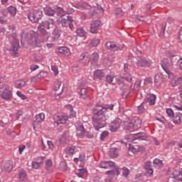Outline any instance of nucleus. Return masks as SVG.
Instances as JSON below:
<instances>
[{"label":"nucleus","mask_w":182,"mask_h":182,"mask_svg":"<svg viewBox=\"0 0 182 182\" xmlns=\"http://www.w3.org/2000/svg\"><path fill=\"white\" fill-rule=\"evenodd\" d=\"M105 46L107 49L112 50V52H117L119 50H122V48H119L113 42H107Z\"/></svg>","instance_id":"obj_17"},{"label":"nucleus","mask_w":182,"mask_h":182,"mask_svg":"<svg viewBox=\"0 0 182 182\" xmlns=\"http://www.w3.org/2000/svg\"><path fill=\"white\" fill-rule=\"evenodd\" d=\"M39 68L38 65H33L31 66L30 69L31 70H36V69H38Z\"/></svg>","instance_id":"obj_61"},{"label":"nucleus","mask_w":182,"mask_h":182,"mask_svg":"<svg viewBox=\"0 0 182 182\" xmlns=\"http://www.w3.org/2000/svg\"><path fill=\"white\" fill-rule=\"evenodd\" d=\"M6 16H7V12L5 9H0V23H5L6 21L5 20Z\"/></svg>","instance_id":"obj_29"},{"label":"nucleus","mask_w":182,"mask_h":182,"mask_svg":"<svg viewBox=\"0 0 182 182\" xmlns=\"http://www.w3.org/2000/svg\"><path fill=\"white\" fill-rule=\"evenodd\" d=\"M21 44L28 43V45H31L32 46H35L36 48L37 46H35V36H33L31 33H26L24 37H21Z\"/></svg>","instance_id":"obj_11"},{"label":"nucleus","mask_w":182,"mask_h":182,"mask_svg":"<svg viewBox=\"0 0 182 182\" xmlns=\"http://www.w3.org/2000/svg\"><path fill=\"white\" fill-rule=\"evenodd\" d=\"M129 173L130 171L129 170V168H127V167L122 168V176H124V177H128Z\"/></svg>","instance_id":"obj_48"},{"label":"nucleus","mask_w":182,"mask_h":182,"mask_svg":"<svg viewBox=\"0 0 182 182\" xmlns=\"http://www.w3.org/2000/svg\"><path fill=\"white\" fill-rule=\"evenodd\" d=\"M178 65L181 69V70H182V58H180L178 60Z\"/></svg>","instance_id":"obj_62"},{"label":"nucleus","mask_w":182,"mask_h":182,"mask_svg":"<svg viewBox=\"0 0 182 182\" xmlns=\"http://www.w3.org/2000/svg\"><path fill=\"white\" fill-rule=\"evenodd\" d=\"M21 116H22V112L21 111L17 112L16 114V119L19 120V117H21Z\"/></svg>","instance_id":"obj_59"},{"label":"nucleus","mask_w":182,"mask_h":182,"mask_svg":"<svg viewBox=\"0 0 182 182\" xmlns=\"http://www.w3.org/2000/svg\"><path fill=\"white\" fill-rule=\"evenodd\" d=\"M114 107V105L111 104L104 107L97 106L93 108L92 123L95 130L99 131L100 129H103L105 127V122H106L109 124L110 132H117V129L120 128V124H122V119L116 118L112 120V114L107 118L105 116L107 110H113Z\"/></svg>","instance_id":"obj_1"},{"label":"nucleus","mask_w":182,"mask_h":182,"mask_svg":"<svg viewBox=\"0 0 182 182\" xmlns=\"http://www.w3.org/2000/svg\"><path fill=\"white\" fill-rule=\"evenodd\" d=\"M51 70H53V72H54V75H58V67L52 66Z\"/></svg>","instance_id":"obj_57"},{"label":"nucleus","mask_w":182,"mask_h":182,"mask_svg":"<svg viewBox=\"0 0 182 182\" xmlns=\"http://www.w3.org/2000/svg\"><path fill=\"white\" fill-rule=\"evenodd\" d=\"M145 106H147L146 102H142L139 106H138L137 107V110H138V113L139 114H141L142 113H144L145 110H146V108Z\"/></svg>","instance_id":"obj_42"},{"label":"nucleus","mask_w":182,"mask_h":182,"mask_svg":"<svg viewBox=\"0 0 182 182\" xmlns=\"http://www.w3.org/2000/svg\"><path fill=\"white\" fill-rule=\"evenodd\" d=\"M4 168L6 171L10 173V171H12V169L14 168V162L12 161H6Z\"/></svg>","instance_id":"obj_25"},{"label":"nucleus","mask_w":182,"mask_h":182,"mask_svg":"<svg viewBox=\"0 0 182 182\" xmlns=\"http://www.w3.org/2000/svg\"><path fill=\"white\" fill-rule=\"evenodd\" d=\"M37 119H39L38 122H43L45 120V114L41 113L36 116Z\"/></svg>","instance_id":"obj_53"},{"label":"nucleus","mask_w":182,"mask_h":182,"mask_svg":"<svg viewBox=\"0 0 182 182\" xmlns=\"http://www.w3.org/2000/svg\"><path fill=\"white\" fill-rule=\"evenodd\" d=\"M90 9H91V11L90 13V16L92 19H95L96 18H99L100 14H103L105 12V10L102 8V6L95 3L91 4L90 5Z\"/></svg>","instance_id":"obj_6"},{"label":"nucleus","mask_w":182,"mask_h":182,"mask_svg":"<svg viewBox=\"0 0 182 182\" xmlns=\"http://www.w3.org/2000/svg\"><path fill=\"white\" fill-rule=\"evenodd\" d=\"M166 114L169 117H172V120L175 124L182 123V114L181 112L174 113V111L171 108H167Z\"/></svg>","instance_id":"obj_8"},{"label":"nucleus","mask_w":182,"mask_h":182,"mask_svg":"<svg viewBox=\"0 0 182 182\" xmlns=\"http://www.w3.org/2000/svg\"><path fill=\"white\" fill-rule=\"evenodd\" d=\"M100 25H102L100 19L99 18H96L95 20H93L91 22L90 32H91V33H97Z\"/></svg>","instance_id":"obj_13"},{"label":"nucleus","mask_w":182,"mask_h":182,"mask_svg":"<svg viewBox=\"0 0 182 182\" xmlns=\"http://www.w3.org/2000/svg\"><path fill=\"white\" fill-rule=\"evenodd\" d=\"M60 167L62 171H66V169L68 168V166L66 165V163L65 162H61L60 164Z\"/></svg>","instance_id":"obj_50"},{"label":"nucleus","mask_w":182,"mask_h":182,"mask_svg":"<svg viewBox=\"0 0 182 182\" xmlns=\"http://www.w3.org/2000/svg\"><path fill=\"white\" fill-rule=\"evenodd\" d=\"M103 63L105 66H110L111 62L108 59H105Z\"/></svg>","instance_id":"obj_58"},{"label":"nucleus","mask_w":182,"mask_h":182,"mask_svg":"<svg viewBox=\"0 0 182 182\" xmlns=\"http://www.w3.org/2000/svg\"><path fill=\"white\" fill-rule=\"evenodd\" d=\"M4 11H6L7 16H8V14H9V15L11 16H15V15H16V12H17L16 7H15L14 6H10L7 9H4Z\"/></svg>","instance_id":"obj_23"},{"label":"nucleus","mask_w":182,"mask_h":182,"mask_svg":"<svg viewBox=\"0 0 182 182\" xmlns=\"http://www.w3.org/2000/svg\"><path fill=\"white\" fill-rule=\"evenodd\" d=\"M55 12H56L58 16H60V18H64L65 16H66V15H65V12L63 11V9H62L60 7H58L55 9Z\"/></svg>","instance_id":"obj_43"},{"label":"nucleus","mask_w":182,"mask_h":182,"mask_svg":"<svg viewBox=\"0 0 182 182\" xmlns=\"http://www.w3.org/2000/svg\"><path fill=\"white\" fill-rule=\"evenodd\" d=\"M97 60H99V54L97 53H94L90 56L91 65H95Z\"/></svg>","instance_id":"obj_33"},{"label":"nucleus","mask_w":182,"mask_h":182,"mask_svg":"<svg viewBox=\"0 0 182 182\" xmlns=\"http://www.w3.org/2000/svg\"><path fill=\"white\" fill-rule=\"evenodd\" d=\"M76 136L77 137H78V139H84V137H87L88 139H93V134L86 132L83 124H80L77 127Z\"/></svg>","instance_id":"obj_9"},{"label":"nucleus","mask_w":182,"mask_h":182,"mask_svg":"<svg viewBox=\"0 0 182 182\" xmlns=\"http://www.w3.org/2000/svg\"><path fill=\"white\" fill-rule=\"evenodd\" d=\"M175 179L182 181V173L178 172V173L175 176Z\"/></svg>","instance_id":"obj_54"},{"label":"nucleus","mask_w":182,"mask_h":182,"mask_svg":"<svg viewBox=\"0 0 182 182\" xmlns=\"http://www.w3.org/2000/svg\"><path fill=\"white\" fill-rule=\"evenodd\" d=\"M53 163H52V160L48 159L46 161V168H47V170H49V168H50V166H52Z\"/></svg>","instance_id":"obj_52"},{"label":"nucleus","mask_w":182,"mask_h":182,"mask_svg":"<svg viewBox=\"0 0 182 182\" xmlns=\"http://www.w3.org/2000/svg\"><path fill=\"white\" fill-rule=\"evenodd\" d=\"M75 150H76V146H68L65 149V153L66 154H70V156H71L72 154H73V153H75Z\"/></svg>","instance_id":"obj_44"},{"label":"nucleus","mask_w":182,"mask_h":182,"mask_svg":"<svg viewBox=\"0 0 182 182\" xmlns=\"http://www.w3.org/2000/svg\"><path fill=\"white\" fill-rule=\"evenodd\" d=\"M45 15H47V16H53L55 14H56V11L55 10L52 9L50 7H46L44 9Z\"/></svg>","instance_id":"obj_35"},{"label":"nucleus","mask_w":182,"mask_h":182,"mask_svg":"<svg viewBox=\"0 0 182 182\" xmlns=\"http://www.w3.org/2000/svg\"><path fill=\"white\" fill-rule=\"evenodd\" d=\"M39 161H33L32 167L33 168H39L43 164V157L38 158Z\"/></svg>","instance_id":"obj_32"},{"label":"nucleus","mask_w":182,"mask_h":182,"mask_svg":"<svg viewBox=\"0 0 182 182\" xmlns=\"http://www.w3.org/2000/svg\"><path fill=\"white\" fill-rule=\"evenodd\" d=\"M124 127L126 130H130V132H133V130H136L133 122L131 120L129 122H125L124 124Z\"/></svg>","instance_id":"obj_28"},{"label":"nucleus","mask_w":182,"mask_h":182,"mask_svg":"<svg viewBox=\"0 0 182 182\" xmlns=\"http://www.w3.org/2000/svg\"><path fill=\"white\" fill-rule=\"evenodd\" d=\"M80 60L82 63H84V65H87L89 62H90V58H89V53H83L80 57Z\"/></svg>","instance_id":"obj_19"},{"label":"nucleus","mask_w":182,"mask_h":182,"mask_svg":"<svg viewBox=\"0 0 182 182\" xmlns=\"http://www.w3.org/2000/svg\"><path fill=\"white\" fill-rule=\"evenodd\" d=\"M156 97L154 94H148L146 97L145 101L144 103H146V105H149V106H153L156 105Z\"/></svg>","instance_id":"obj_14"},{"label":"nucleus","mask_w":182,"mask_h":182,"mask_svg":"<svg viewBox=\"0 0 182 182\" xmlns=\"http://www.w3.org/2000/svg\"><path fill=\"white\" fill-rule=\"evenodd\" d=\"M182 82V75L178 77H173L171 80V85L173 87L178 86Z\"/></svg>","instance_id":"obj_26"},{"label":"nucleus","mask_w":182,"mask_h":182,"mask_svg":"<svg viewBox=\"0 0 182 182\" xmlns=\"http://www.w3.org/2000/svg\"><path fill=\"white\" fill-rule=\"evenodd\" d=\"M18 176L20 181H25L28 179L26 171H25L23 169H21L18 171Z\"/></svg>","instance_id":"obj_27"},{"label":"nucleus","mask_w":182,"mask_h":182,"mask_svg":"<svg viewBox=\"0 0 182 182\" xmlns=\"http://www.w3.org/2000/svg\"><path fill=\"white\" fill-rule=\"evenodd\" d=\"M175 108L177 109L178 110H181L182 111V100L181 102V106L178 107L177 105H175Z\"/></svg>","instance_id":"obj_63"},{"label":"nucleus","mask_w":182,"mask_h":182,"mask_svg":"<svg viewBox=\"0 0 182 182\" xmlns=\"http://www.w3.org/2000/svg\"><path fill=\"white\" fill-rule=\"evenodd\" d=\"M42 16H43V13L42 10L36 8L33 10L31 13L28 15V18L31 22L36 23L39 21V19H42Z\"/></svg>","instance_id":"obj_7"},{"label":"nucleus","mask_w":182,"mask_h":182,"mask_svg":"<svg viewBox=\"0 0 182 182\" xmlns=\"http://www.w3.org/2000/svg\"><path fill=\"white\" fill-rule=\"evenodd\" d=\"M37 29L42 42H47L50 38V33L53 32V33H55L58 27L55 24L53 18H47L39 23Z\"/></svg>","instance_id":"obj_2"},{"label":"nucleus","mask_w":182,"mask_h":182,"mask_svg":"<svg viewBox=\"0 0 182 182\" xmlns=\"http://www.w3.org/2000/svg\"><path fill=\"white\" fill-rule=\"evenodd\" d=\"M68 115L63 113H58L55 115L53 120L57 124H65L68 120Z\"/></svg>","instance_id":"obj_12"},{"label":"nucleus","mask_w":182,"mask_h":182,"mask_svg":"<svg viewBox=\"0 0 182 182\" xmlns=\"http://www.w3.org/2000/svg\"><path fill=\"white\" fill-rule=\"evenodd\" d=\"M113 166H114V162L113 161H102L100 164L101 168H110V167H113Z\"/></svg>","instance_id":"obj_24"},{"label":"nucleus","mask_w":182,"mask_h":182,"mask_svg":"<svg viewBox=\"0 0 182 182\" xmlns=\"http://www.w3.org/2000/svg\"><path fill=\"white\" fill-rule=\"evenodd\" d=\"M106 82H107V83H112V85H118L119 88L122 89L123 90V97L126 98L127 97L128 95H130V86L125 85L124 82L122 80L114 82V77L107 75L106 77Z\"/></svg>","instance_id":"obj_4"},{"label":"nucleus","mask_w":182,"mask_h":182,"mask_svg":"<svg viewBox=\"0 0 182 182\" xmlns=\"http://www.w3.org/2000/svg\"><path fill=\"white\" fill-rule=\"evenodd\" d=\"M11 48L9 49L11 53L16 55L18 53V49H19V41L17 39H14L11 42Z\"/></svg>","instance_id":"obj_16"},{"label":"nucleus","mask_w":182,"mask_h":182,"mask_svg":"<svg viewBox=\"0 0 182 182\" xmlns=\"http://www.w3.org/2000/svg\"><path fill=\"white\" fill-rule=\"evenodd\" d=\"M94 79H99L103 80L105 79V72L102 70H97L94 72Z\"/></svg>","instance_id":"obj_21"},{"label":"nucleus","mask_w":182,"mask_h":182,"mask_svg":"<svg viewBox=\"0 0 182 182\" xmlns=\"http://www.w3.org/2000/svg\"><path fill=\"white\" fill-rule=\"evenodd\" d=\"M99 43H100V40L97 38H94L91 40L90 43H89V46H90V48H96V46H97Z\"/></svg>","instance_id":"obj_41"},{"label":"nucleus","mask_w":182,"mask_h":182,"mask_svg":"<svg viewBox=\"0 0 182 182\" xmlns=\"http://www.w3.org/2000/svg\"><path fill=\"white\" fill-rule=\"evenodd\" d=\"M141 85V80H136L134 85V92H139L140 90V85Z\"/></svg>","instance_id":"obj_45"},{"label":"nucleus","mask_w":182,"mask_h":182,"mask_svg":"<svg viewBox=\"0 0 182 182\" xmlns=\"http://www.w3.org/2000/svg\"><path fill=\"white\" fill-rule=\"evenodd\" d=\"M26 85V82L23 80H17L15 82V85L17 89H21Z\"/></svg>","instance_id":"obj_36"},{"label":"nucleus","mask_w":182,"mask_h":182,"mask_svg":"<svg viewBox=\"0 0 182 182\" xmlns=\"http://www.w3.org/2000/svg\"><path fill=\"white\" fill-rule=\"evenodd\" d=\"M109 136V132L107 131H104L101 134H100V140H105L106 137Z\"/></svg>","instance_id":"obj_49"},{"label":"nucleus","mask_w":182,"mask_h":182,"mask_svg":"<svg viewBox=\"0 0 182 182\" xmlns=\"http://www.w3.org/2000/svg\"><path fill=\"white\" fill-rule=\"evenodd\" d=\"M61 86H62V81H60V80H56L54 82L53 90L56 91V90H59V89H60V90L62 92V90H63V87H61Z\"/></svg>","instance_id":"obj_34"},{"label":"nucleus","mask_w":182,"mask_h":182,"mask_svg":"<svg viewBox=\"0 0 182 182\" xmlns=\"http://www.w3.org/2000/svg\"><path fill=\"white\" fill-rule=\"evenodd\" d=\"M119 156V149L117 148H111L109 151V157L111 159H116Z\"/></svg>","instance_id":"obj_31"},{"label":"nucleus","mask_w":182,"mask_h":182,"mask_svg":"<svg viewBox=\"0 0 182 182\" xmlns=\"http://www.w3.org/2000/svg\"><path fill=\"white\" fill-rule=\"evenodd\" d=\"M59 53H61L62 55H65V56H69V55H70V53L69 52V48H68L67 47H60Z\"/></svg>","instance_id":"obj_37"},{"label":"nucleus","mask_w":182,"mask_h":182,"mask_svg":"<svg viewBox=\"0 0 182 182\" xmlns=\"http://www.w3.org/2000/svg\"><path fill=\"white\" fill-rule=\"evenodd\" d=\"M144 168L146 170L145 176H146V177H150L153 176L154 171L153 168H151V161H148L145 162L144 165Z\"/></svg>","instance_id":"obj_15"},{"label":"nucleus","mask_w":182,"mask_h":182,"mask_svg":"<svg viewBox=\"0 0 182 182\" xmlns=\"http://www.w3.org/2000/svg\"><path fill=\"white\" fill-rule=\"evenodd\" d=\"M72 22H73V18L67 14L61 18L60 23L63 28H68L69 26L70 29H73V23Z\"/></svg>","instance_id":"obj_10"},{"label":"nucleus","mask_w":182,"mask_h":182,"mask_svg":"<svg viewBox=\"0 0 182 182\" xmlns=\"http://www.w3.org/2000/svg\"><path fill=\"white\" fill-rule=\"evenodd\" d=\"M47 144L50 150H53V142H52L51 141H48Z\"/></svg>","instance_id":"obj_56"},{"label":"nucleus","mask_w":182,"mask_h":182,"mask_svg":"<svg viewBox=\"0 0 182 182\" xmlns=\"http://www.w3.org/2000/svg\"><path fill=\"white\" fill-rule=\"evenodd\" d=\"M17 96H18V97H21V99H22V100H26L27 97L26 95L22 94V92L17 91L16 92Z\"/></svg>","instance_id":"obj_51"},{"label":"nucleus","mask_w":182,"mask_h":182,"mask_svg":"<svg viewBox=\"0 0 182 182\" xmlns=\"http://www.w3.org/2000/svg\"><path fill=\"white\" fill-rule=\"evenodd\" d=\"M114 14L117 16H123V10L121 8H117L114 11Z\"/></svg>","instance_id":"obj_47"},{"label":"nucleus","mask_w":182,"mask_h":182,"mask_svg":"<svg viewBox=\"0 0 182 182\" xmlns=\"http://www.w3.org/2000/svg\"><path fill=\"white\" fill-rule=\"evenodd\" d=\"M75 33L80 38H86L87 33L83 28H78L76 30Z\"/></svg>","instance_id":"obj_39"},{"label":"nucleus","mask_w":182,"mask_h":182,"mask_svg":"<svg viewBox=\"0 0 182 182\" xmlns=\"http://www.w3.org/2000/svg\"><path fill=\"white\" fill-rule=\"evenodd\" d=\"M138 67L140 68H149L151 66V62L149 61V60H144L143 59H139L136 63Z\"/></svg>","instance_id":"obj_20"},{"label":"nucleus","mask_w":182,"mask_h":182,"mask_svg":"<svg viewBox=\"0 0 182 182\" xmlns=\"http://www.w3.org/2000/svg\"><path fill=\"white\" fill-rule=\"evenodd\" d=\"M170 66L171 64L168 63V59H164L161 63V68L164 69L166 73H167V75H170L171 73V72H170Z\"/></svg>","instance_id":"obj_18"},{"label":"nucleus","mask_w":182,"mask_h":182,"mask_svg":"<svg viewBox=\"0 0 182 182\" xmlns=\"http://www.w3.org/2000/svg\"><path fill=\"white\" fill-rule=\"evenodd\" d=\"M163 80H164V78L161 74H156L155 75L154 82L156 86H160V85L163 83Z\"/></svg>","instance_id":"obj_30"},{"label":"nucleus","mask_w":182,"mask_h":182,"mask_svg":"<svg viewBox=\"0 0 182 182\" xmlns=\"http://www.w3.org/2000/svg\"><path fill=\"white\" fill-rule=\"evenodd\" d=\"M80 99H87V90L86 88H81L80 91Z\"/></svg>","instance_id":"obj_40"},{"label":"nucleus","mask_w":182,"mask_h":182,"mask_svg":"<svg viewBox=\"0 0 182 182\" xmlns=\"http://www.w3.org/2000/svg\"><path fill=\"white\" fill-rule=\"evenodd\" d=\"M70 119H73V117H76V112L73 111V109H71L70 111Z\"/></svg>","instance_id":"obj_55"},{"label":"nucleus","mask_w":182,"mask_h":182,"mask_svg":"<svg viewBox=\"0 0 182 182\" xmlns=\"http://www.w3.org/2000/svg\"><path fill=\"white\" fill-rule=\"evenodd\" d=\"M0 97L1 99L6 100L7 102H11L12 100V88L8 85H3L0 87Z\"/></svg>","instance_id":"obj_5"},{"label":"nucleus","mask_w":182,"mask_h":182,"mask_svg":"<svg viewBox=\"0 0 182 182\" xmlns=\"http://www.w3.org/2000/svg\"><path fill=\"white\" fill-rule=\"evenodd\" d=\"M154 166L156 168H161L163 167V161L159 159H155L154 160Z\"/></svg>","instance_id":"obj_38"},{"label":"nucleus","mask_w":182,"mask_h":182,"mask_svg":"<svg viewBox=\"0 0 182 182\" xmlns=\"http://www.w3.org/2000/svg\"><path fill=\"white\" fill-rule=\"evenodd\" d=\"M123 78L124 79V80H127V82H129L133 80V77H132V75L128 73L124 74Z\"/></svg>","instance_id":"obj_46"},{"label":"nucleus","mask_w":182,"mask_h":182,"mask_svg":"<svg viewBox=\"0 0 182 182\" xmlns=\"http://www.w3.org/2000/svg\"><path fill=\"white\" fill-rule=\"evenodd\" d=\"M65 108L67 109L68 110H69V112H70V110L73 109V107L71 105H65Z\"/></svg>","instance_id":"obj_60"},{"label":"nucleus","mask_w":182,"mask_h":182,"mask_svg":"<svg viewBox=\"0 0 182 182\" xmlns=\"http://www.w3.org/2000/svg\"><path fill=\"white\" fill-rule=\"evenodd\" d=\"M147 139V135L144 132H139L137 134H134L132 135V144H129V153H133V154H136V153H139V151H143L144 148L134 144L136 143V140L138 141H141V140H146Z\"/></svg>","instance_id":"obj_3"},{"label":"nucleus","mask_w":182,"mask_h":182,"mask_svg":"<svg viewBox=\"0 0 182 182\" xmlns=\"http://www.w3.org/2000/svg\"><path fill=\"white\" fill-rule=\"evenodd\" d=\"M179 39L180 41H182V27L179 31Z\"/></svg>","instance_id":"obj_64"},{"label":"nucleus","mask_w":182,"mask_h":182,"mask_svg":"<svg viewBox=\"0 0 182 182\" xmlns=\"http://www.w3.org/2000/svg\"><path fill=\"white\" fill-rule=\"evenodd\" d=\"M131 120L132 122V124H134V127H135V130H137V129H140L141 127V119H140L139 117H134Z\"/></svg>","instance_id":"obj_22"}]
</instances>
